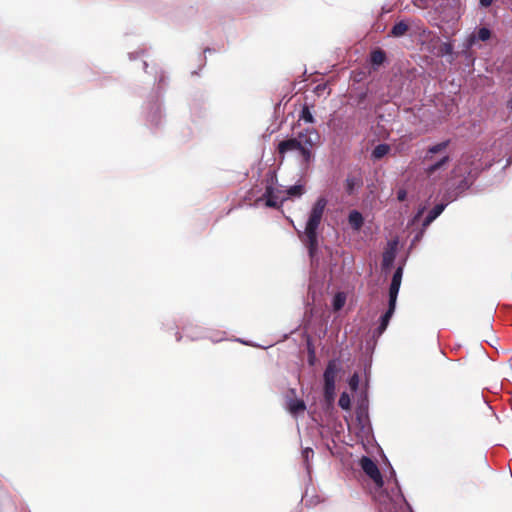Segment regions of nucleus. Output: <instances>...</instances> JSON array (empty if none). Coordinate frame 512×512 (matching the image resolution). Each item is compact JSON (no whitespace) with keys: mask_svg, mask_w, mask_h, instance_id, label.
I'll list each match as a JSON object with an SVG mask.
<instances>
[{"mask_svg":"<svg viewBox=\"0 0 512 512\" xmlns=\"http://www.w3.org/2000/svg\"><path fill=\"white\" fill-rule=\"evenodd\" d=\"M326 206V198L319 197L311 208L304 231L298 232V236L307 248L311 259H314L318 254V228L322 222Z\"/></svg>","mask_w":512,"mask_h":512,"instance_id":"nucleus-1","label":"nucleus"},{"mask_svg":"<svg viewBox=\"0 0 512 512\" xmlns=\"http://www.w3.org/2000/svg\"><path fill=\"white\" fill-rule=\"evenodd\" d=\"M449 144L450 140H445L430 146L426 150V153L423 157V163H429L424 169V173L427 177H432L438 171L446 169L451 160L450 156L448 154H445L440 159L434 161V155L446 150Z\"/></svg>","mask_w":512,"mask_h":512,"instance_id":"nucleus-2","label":"nucleus"},{"mask_svg":"<svg viewBox=\"0 0 512 512\" xmlns=\"http://www.w3.org/2000/svg\"><path fill=\"white\" fill-rule=\"evenodd\" d=\"M290 151H298L303 164H309L313 159V152H308L304 147H302L301 143L295 138H289L279 142L277 146V152L281 158V161L284 159L286 153Z\"/></svg>","mask_w":512,"mask_h":512,"instance_id":"nucleus-3","label":"nucleus"},{"mask_svg":"<svg viewBox=\"0 0 512 512\" xmlns=\"http://www.w3.org/2000/svg\"><path fill=\"white\" fill-rule=\"evenodd\" d=\"M340 367L336 360H330L323 374L324 378V397L329 403L335 398V381Z\"/></svg>","mask_w":512,"mask_h":512,"instance_id":"nucleus-4","label":"nucleus"},{"mask_svg":"<svg viewBox=\"0 0 512 512\" xmlns=\"http://www.w3.org/2000/svg\"><path fill=\"white\" fill-rule=\"evenodd\" d=\"M277 181L274 172L270 173V178L267 180V185L262 199L266 200V206L270 208H279L287 197H281L282 190L274 188V183Z\"/></svg>","mask_w":512,"mask_h":512,"instance_id":"nucleus-5","label":"nucleus"},{"mask_svg":"<svg viewBox=\"0 0 512 512\" xmlns=\"http://www.w3.org/2000/svg\"><path fill=\"white\" fill-rule=\"evenodd\" d=\"M360 466L364 473L374 482L376 487L383 486V478L376 463L369 457L363 456L360 460Z\"/></svg>","mask_w":512,"mask_h":512,"instance_id":"nucleus-6","label":"nucleus"},{"mask_svg":"<svg viewBox=\"0 0 512 512\" xmlns=\"http://www.w3.org/2000/svg\"><path fill=\"white\" fill-rule=\"evenodd\" d=\"M404 498L400 493H396L393 497L388 494L382 497L380 501L381 512H406L403 505Z\"/></svg>","mask_w":512,"mask_h":512,"instance_id":"nucleus-7","label":"nucleus"},{"mask_svg":"<svg viewBox=\"0 0 512 512\" xmlns=\"http://www.w3.org/2000/svg\"><path fill=\"white\" fill-rule=\"evenodd\" d=\"M295 138L308 152H313L312 150L319 139V134L314 128H306L300 131Z\"/></svg>","mask_w":512,"mask_h":512,"instance_id":"nucleus-8","label":"nucleus"},{"mask_svg":"<svg viewBox=\"0 0 512 512\" xmlns=\"http://www.w3.org/2000/svg\"><path fill=\"white\" fill-rule=\"evenodd\" d=\"M507 155V152L504 154H499L497 157L495 156L494 151L484 152L482 149V173L485 170H489L494 164H501L503 158Z\"/></svg>","mask_w":512,"mask_h":512,"instance_id":"nucleus-9","label":"nucleus"},{"mask_svg":"<svg viewBox=\"0 0 512 512\" xmlns=\"http://www.w3.org/2000/svg\"><path fill=\"white\" fill-rule=\"evenodd\" d=\"M482 416L489 422L491 425L498 423V417L496 415L495 409L492 407L490 400H488L484 395V390L482 389Z\"/></svg>","mask_w":512,"mask_h":512,"instance_id":"nucleus-10","label":"nucleus"},{"mask_svg":"<svg viewBox=\"0 0 512 512\" xmlns=\"http://www.w3.org/2000/svg\"><path fill=\"white\" fill-rule=\"evenodd\" d=\"M482 343L488 344L492 349L491 352H488L482 346V355L484 354L490 361H495L499 354L498 349L496 347V344L498 343V338L494 334H491L487 338L482 339Z\"/></svg>","mask_w":512,"mask_h":512,"instance_id":"nucleus-11","label":"nucleus"},{"mask_svg":"<svg viewBox=\"0 0 512 512\" xmlns=\"http://www.w3.org/2000/svg\"><path fill=\"white\" fill-rule=\"evenodd\" d=\"M395 308L396 306L394 305H389L388 304V309L387 311L381 316L380 318V324L378 326V328L375 330V334H377V336H380L382 335V333L386 330V328L388 327V324H389V321L392 317V315L394 314V311H395Z\"/></svg>","mask_w":512,"mask_h":512,"instance_id":"nucleus-12","label":"nucleus"},{"mask_svg":"<svg viewBox=\"0 0 512 512\" xmlns=\"http://www.w3.org/2000/svg\"><path fill=\"white\" fill-rule=\"evenodd\" d=\"M287 410L294 416L306 410V404L301 399L289 398L286 403Z\"/></svg>","mask_w":512,"mask_h":512,"instance_id":"nucleus-13","label":"nucleus"},{"mask_svg":"<svg viewBox=\"0 0 512 512\" xmlns=\"http://www.w3.org/2000/svg\"><path fill=\"white\" fill-rule=\"evenodd\" d=\"M386 59H387L386 52L381 48H376V49L372 50L370 53V62L372 64L374 70H377V68L379 66L384 64Z\"/></svg>","mask_w":512,"mask_h":512,"instance_id":"nucleus-14","label":"nucleus"},{"mask_svg":"<svg viewBox=\"0 0 512 512\" xmlns=\"http://www.w3.org/2000/svg\"><path fill=\"white\" fill-rule=\"evenodd\" d=\"M348 221L354 230H360L364 223L362 214L356 210L349 213Z\"/></svg>","mask_w":512,"mask_h":512,"instance_id":"nucleus-15","label":"nucleus"},{"mask_svg":"<svg viewBox=\"0 0 512 512\" xmlns=\"http://www.w3.org/2000/svg\"><path fill=\"white\" fill-rule=\"evenodd\" d=\"M444 204L435 205L428 213L426 218L424 219L423 226L430 225L444 210Z\"/></svg>","mask_w":512,"mask_h":512,"instance_id":"nucleus-16","label":"nucleus"},{"mask_svg":"<svg viewBox=\"0 0 512 512\" xmlns=\"http://www.w3.org/2000/svg\"><path fill=\"white\" fill-rule=\"evenodd\" d=\"M362 181L360 178L348 176L345 183V191L347 194L352 195L356 188L360 187Z\"/></svg>","mask_w":512,"mask_h":512,"instance_id":"nucleus-17","label":"nucleus"},{"mask_svg":"<svg viewBox=\"0 0 512 512\" xmlns=\"http://www.w3.org/2000/svg\"><path fill=\"white\" fill-rule=\"evenodd\" d=\"M389 151L390 146L388 144H379L373 149L371 157L374 160H380L381 158L386 156L389 153Z\"/></svg>","mask_w":512,"mask_h":512,"instance_id":"nucleus-18","label":"nucleus"},{"mask_svg":"<svg viewBox=\"0 0 512 512\" xmlns=\"http://www.w3.org/2000/svg\"><path fill=\"white\" fill-rule=\"evenodd\" d=\"M408 29V24L404 21H400L392 27L390 35L393 37H401L407 33Z\"/></svg>","mask_w":512,"mask_h":512,"instance_id":"nucleus-19","label":"nucleus"},{"mask_svg":"<svg viewBox=\"0 0 512 512\" xmlns=\"http://www.w3.org/2000/svg\"><path fill=\"white\" fill-rule=\"evenodd\" d=\"M346 302V295L343 292H338L333 297V309L339 311L343 308Z\"/></svg>","mask_w":512,"mask_h":512,"instance_id":"nucleus-20","label":"nucleus"},{"mask_svg":"<svg viewBox=\"0 0 512 512\" xmlns=\"http://www.w3.org/2000/svg\"><path fill=\"white\" fill-rule=\"evenodd\" d=\"M300 120H303L305 121L306 123H314L315 120H314V117L310 111V108L307 104H305L303 107H302V110L300 112V115H299V121Z\"/></svg>","mask_w":512,"mask_h":512,"instance_id":"nucleus-21","label":"nucleus"},{"mask_svg":"<svg viewBox=\"0 0 512 512\" xmlns=\"http://www.w3.org/2000/svg\"><path fill=\"white\" fill-rule=\"evenodd\" d=\"M285 193L288 196L300 197L304 193V187L302 185H294L288 188Z\"/></svg>","mask_w":512,"mask_h":512,"instance_id":"nucleus-22","label":"nucleus"},{"mask_svg":"<svg viewBox=\"0 0 512 512\" xmlns=\"http://www.w3.org/2000/svg\"><path fill=\"white\" fill-rule=\"evenodd\" d=\"M400 287L390 284L389 287V305L396 306L397 296L399 293Z\"/></svg>","mask_w":512,"mask_h":512,"instance_id":"nucleus-23","label":"nucleus"},{"mask_svg":"<svg viewBox=\"0 0 512 512\" xmlns=\"http://www.w3.org/2000/svg\"><path fill=\"white\" fill-rule=\"evenodd\" d=\"M338 404H339V406H340L342 409H344V410H349V409H350V406H351V400H350L349 395H348L346 392H343V393L340 395V398H339Z\"/></svg>","mask_w":512,"mask_h":512,"instance_id":"nucleus-24","label":"nucleus"},{"mask_svg":"<svg viewBox=\"0 0 512 512\" xmlns=\"http://www.w3.org/2000/svg\"><path fill=\"white\" fill-rule=\"evenodd\" d=\"M394 261V253L392 251H386L383 253L382 265L384 268H388Z\"/></svg>","mask_w":512,"mask_h":512,"instance_id":"nucleus-25","label":"nucleus"},{"mask_svg":"<svg viewBox=\"0 0 512 512\" xmlns=\"http://www.w3.org/2000/svg\"><path fill=\"white\" fill-rule=\"evenodd\" d=\"M491 36H492L491 30L487 26L482 25V43L490 40Z\"/></svg>","mask_w":512,"mask_h":512,"instance_id":"nucleus-26","label":"nucleus"},{"mask_svg":"<svg viewBox=\"0 0 512 512\" xmlns=\"http://www.w3.org/2000/svg\"><path fill=\"white\" fill-rule=\"evenodd\" d=\"M402 274H403V268L402 267H398L396 269V271L394 272L392 279L401 283V281H402Z\"/></svg>","mask_w":512,"mask_h":512,"instance_id":"nucleus-27","label":"nucleus"},{"mask_svg":"<svg viewBox=\"0 0 512 512\" xmlns=\"http://www.w3.org/2000/svg\"><path fill=\"white\" fill-rule=\"evenodd\" d=\"M349 385L353 390H356L358 387V376L355 374L351 377L349 381Z\"/></svg>","mask_w":512,"mask_h":512,"instance_id":"nucleus-28","label":"nucleus"},{"mask_svg":"<svg viewBox=\"0 0 512 512\" xmlns=\"http://www.w3.org/2000/svg\"><path fill=\"white\" fill-rule=\"evenodd\" d=\"M407 197V192L406 190L404 189H400L398 192H397V199L402 202L406 199Z\"/></svg>","mask_w":512,"mask_h":512,"instance_id":"nucleus-29","label":"nucleus"},{"mask_svg":"<svg viewBox=\"0 0 512 512\" xmlns=\"http://www.w3.org/2000/svg\"><path fill=\"white\" fill-rule=\"evenodd\" d=\"M303 458L305 459V461H308L309 457L310 456H313L314 452L311 448H306L303 450Z\"/></svg>","mask_w":512,"mask_h":512,"instance_id":"nucleus-30","label":"nucleus"},{"mask_svg":"<svg viewBox=\"0 0 512 512\" xmlns=\"http://www.w3.org/2000/svg\"><path fill=\"white\" fill-rule=\"evenodd\" d=\"M503 145H507V139L500 140L499 142H494V148H502Z\"/></svg>","mask_w":512,"mask_h":512,"instance_id":"nucleus-31","label":"nucleus"},{"mask_svg":"<svg viewBox=\"0 0 512 512\" xmlns=\"http://www.w3.org/2000/svg\"><path fill=\"white\" fill-rule=\"evenodd\" d=\"M494 0H482V8L490 6Z\"/></svg>","mask_w":512,"mask_h":512,"instance_id":"nucleus-32","label":"nucleus"},{"mask_svg":"<svg viewBox=\"0 0 512 512\" xmlns=\"http://www.w3.org/2000/svg\"><path fill=\"white\" fill-rule=\"evenodd\" d=\"M506 107L509 112H512V94H511L510 99L507 101Z\"/></svg>","mask_w":512,"mask_h":512,"instance_id":"nucleus-33","label":"nucleus"},{"mask_svg":"<svg viewBox=\"0 0 512 512\" xmlns=\"http://www.w3.org/2000/svg\"><path fill=\"white\" fill-rule=\"evenodd\" d=\"M490 319H491V313H489V315H488L486 325H487V328L492 331V325L490 323Z\"/></svg>","mask_w":512,"mask_h":512,"instance_id":"nucleus-34","label":"nucleus"},{"mask_svg":"<svg viewBox=\"0 0 512 512\" xmlns=\"http://www.w3.org/2000/svg\"><path fill=\"white\" fill-rule=\"evenodd\" d=\"M366 96H367V94H366V93H361V94L359 95V103H360V102H362L363 100H365Z\"/></svg>","mask_w":512,"mask_h":512,"instance_id":"nucleus-35","label":"nucleus"},{"mask_svg":"<svg viewBox=\"0 0 512 512\" xmlns=\"http://www.w3.org/2000/svg\"><path fill=\"white\" fill-rule=\"evenodd\" d=\"M391 284L400 287L401 283L396 280H391Z\"/></svg>","mask_w":512,"mask_h":512,"instance_id":"nucleus-36","label":"nucleus"},{"mask_svg":"<svg viewBox=\"0 0 512 512\" xmlns=\"http://www.w3.org/2000/svg\"><path fill=\"white\" fill-rule=\"evenodd\" d=\"M477 34L480 37V31H478V32L474 31L472 34V38H475Z\"/></svg>","mask_w":512,"mask_h":512,"instance_id":"nucleus-37","label":"nucleus"},{"mask_svg":"<svg viewBox=\"0 0 512 512\" xmlns=\"http://www.w3.org/2000/svg\"><path fill=\"white\" fill-rule=\"evenodd\" d=\"M448 50H449V46L446 45L445 46V51L448 52Z\"/></svg>","mask_w":512,"mask_h":512,"instance_id":"nucleus-38","label":"nucleus"},{"mask_svg":"<svg viewBox=\"0 0 512 512\" xmlns=\"http://www.w3.org/2000/svg\"><path fill=\"white\" fill-rule=\"evenodd\" d=\"M290 392H291V394H293V395L295 394V390H294V389L290 390Z\"/></svg>","mask_w":512,"mask_h":512,"instance_id":"nucleus-39","label":"nucleus"}]
</instances>
